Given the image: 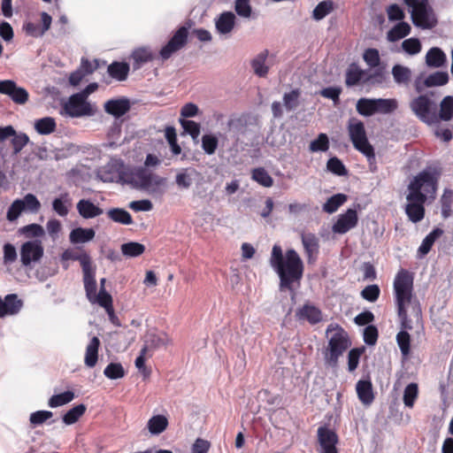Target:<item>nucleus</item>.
I'll list each match as a JSON object with an SVG mask.
<instances>
[{
    "mask_svg": "<svg viewBox=\"0 0 453 453\" xmlns=\"http://www.w3.org/2000/svg\"><path fill=\"white\" fill-rule=\"evenodd\" d=\"M300 91L299 89H293L289 93L283 96V104L285 108L290 111L296 109L299 104Z\"/></svg>",
    "mask_w": 453,
    "mask_h": 453,
    "instance_id": "obj_59",
    "label": "nucleus"
},
{
    "mask_svg": "<svg viewBox=\"0 0 453 453\" xmlns=\"http://www.w3.org/2000/svg\"><path fill=\"white\" fill-rule=\"evenodd\" d=\"M365 351V348H354L349 351L348 354V370L349 372H354L359 364V359L363 352Z\"/></svg>",
    "mask_w": 453,
    "mask_h": 453,
    "instance_id": "obj_57",
    "label": "nucleus"
},
{
    "mask_svg": "<svg viewBox=\"0 0 453 453\" xmlns=\"http://www.w3.org/2000/svg\"><path fill=\"white\" fill-rule=\"evenodd\" d=\"M413 276L405 270L401 269L394 280V295L397 307V315L401 322V330L412 329L411 320L408 318L406 305L410 304L417 321L421 319V307L417 300L412 297Z\"/></svg>",
    "mask_w": 453,
    "mask_h": 453,
    "instance_id": "obj_2",
    "label": "nucleus"
},
{
    "mask_svg": "<svg viewBox=\"0 0 453 453\" xmlns=\"http://www.w3.org/2000/svg\"><path fill=\"white\" fill-rule=\"evenodd\" d=\"M411 30V27L407 22L401 21L387 33V39L392 42H396L410 35Z\"/></svg>",
    "mask_w": 453,
    "mask_h": 453,
    "instance_id": "obj_32",
    "label": "nucleus"
},
{
    "mask_svg": "<svg viewBox=\"0 0 453 453\" xmlns=\"http://www.w3.org/2000/svg\"><path fill=\"white\" fill-rule=\"evenodd\" d=\"M410 107L421 121L428 125L436 124L435 110L437 107L427 95H420L412 99Z\"/></svg>",
    "mask_w": 453,
    "mask_h": 453,
    "instance_id": "obj_7",
    "label": "nucleus"
},
{
    "mask_svg": "<svg viewBox=\"0 0 453 453\" xmlns=\"http://www.w3.org/2000/svg\"><path fill=\"white\" fill-rule=\"evenodd\" d=\"M446 61V54L438 47H433L426 52V64L429 67H441L445 65Z\"/></svg>",
    "mask_w": 453,
    "mask_h": 453,
    "instance_id": "obj_27",
    "label": "nucleus"
},
{
    "mask_svg": "<svg viewBox=\"0 0 453 453\" xmlns=\"http://www.w3.org/2000/svg\"><path fill=\"white\" fill-rule=\"evenodd\" d=\"M364 71L356 64H351L346 71L345 83L348 87L357 85L364 76Z\"/></svg>",
    "mask_w": 453,
    "mask_h": 453,
    "instance_id": "obj_40",
    "label": "nucleus"
},
{
    "mask_svg": "<svg viewBox=\"0 0 453 453\" xmlns=\"http://www.w3.org/2000/svg\"><path fill=\"white\" fill-rule=\"evenodd\" d=\"M77 210L84 219H93L103 214V210L92 203L90 200H79Z\"/></svg>",
    "mask_w": 453,
    "mask_h": 453,
    "instance_id": "obj_30",
    "label": "nucleus"
},
{
    "mask_svg": "<svg viewBox=\"0 0 453 453\" xmlns=\"http://www.w3.org/2000/svg\"><path fill=\"white\" fill-rule=\"evenodd\" d=\"M326 169L337 176H346L349 173L346 166L337 157H330L327 160Z\"/></svg>",
    "mask_w": 453,
    "mask_h": 453,
    "instance_id": "obj_49",
    "label": "nucleus"
},
{
    "mask_svg": "<svg viewBox=\"0 0 453 453\" xmlns=\"http://www.w3.org/2000/svg\"><path fill=\"white\" fill-rule=\"evenodd\" d=\"M87 407L83 403L75 405L64 414L62 418L63 422L68 426L76 423L79 418L85 413Z\"/></svg>",
    "mask_w": 453,
    "mask_h": 453,
    "instance_id": "obj_41",
    "label": "nucleus"
},
{
    "mask_svg": "<svg viewBox=\"0 0 453 453\" xmlns=\"http://www.w3.org/2000/svg\"><path fill=\"white\" fill-rule=\"evenodd\" d=\"M95 234L93 228L76 227L71 231L69 239L73 244L85 243L91 241Z\"/></svg>",
    "mask_w": 453,
    "mask_h": 453,
    "instance_id": "obj_31",
    "label": "nucleus"
},
{
    "mask_svg": "<svg viewBox=\"0 0 453 453\" xmlns=\"http://www.w3.org/2000/svg\"><path fill=\"white\" fill-rule=\"evenodd\" d=\"M252 179L264 187H271L273 182V178L263 167L253 169Z\"/></svg>",
    "mask_w": 453,
    "mask_h": 453,
    "instance_id": "obj_54",
    "label": "nucleus"
},
{
    "mask_svg": "<svg viewBox=\"0 0 453 453\" xmlns=\"http://www.w3.org/2000/svg\"><path fill=\"white\" fill-rule=\"evenodd\" d=\"M12 137L11 143L13 152L14 154H18L29 142V137L24 133L17 134L16 132Z\"/></svg>",
    "mask_w": 453,
    "mask_h": 453,
    "instance_id": "obj_62",
    "label": "nucleus"
},
{
    "mask_svg": "<svg viewBox=\"0 0 453 453\" xmlns=\"http://www.w3.org/2000/svg\"><path fill=\"white\" fill-rule=\"evenodd\" d=\"M358 222L356 209H348L346 212L340 214L336 222L332 226L334 234H343L354 228Z\"/></svg>",
    "mask_w": 453,
    "mask_h": 453,
    "instance_id": "obj_15",
    "label": "nucleus"
},
{
    "mask_svg": "<svg viewBox=\"0 0 453 453\" xmlns=\"http://www.w3.org/2000/svg\"><path fill=\"white\" fill-rule=\"evenodd\" d=\"M107 216L112 221L122 225L133 224V219L130 213L122 208H112L107 211Z\"/></svg>",
    "mask_w": 453,
    "mask_h": 453,
    "instance_id": "obj_35",
    "label": "nucleus"
},
{
    "mask_svg": "<svg viewBox=\"0 0 453 453\" xmlns=\"http://www.w3.org/2000/svg\"><path fill=\"white\" fill-rule=\"evenodd\" d=\"M234 11L240 17L250 18L252 13L250 0H235Z\"/></svg>",
    "mask_w": 453,
    "mask_h": 453,
    "instance_id": "obj_60",
    "label": "nucleus"
},
{
    "mask_svg": "<svg viewBox=\"0 0 453 453\" xmlns=\"http://www.w3.org/2000/svg\"><path fill=\"white\" fill-rule=\"evenodd\" d=\"M301 239L305 253L308 257V262L311 263L315 260L319 253V240L311 233L303 234Z\"/></svg>",
    "mask_w": 453,
    "mask_h": 453,
    "instance_id": "obj_20",
    "label": "nucleus"
},
{
    "mask_svg": "<svg viewBox=\"0 0 453 453\" xmlns=\"http://www.w3.org/2000/svg\"><path fill=\"white\" fill-rule=\"evenodd\" d=\"M129 70L130 67L127 63L118 61L112 62L107 68L109 75L119 81H124L127 79Z\"/></svg>",
    "mask_w": 453,
    "mask_h": 453,
    "instance_id": "obj_29",
    "label": "nucleus"
},
{
    "mask_svg": "<svg viewBox=\"0 0 453 453\" xmlns=\"http://www.w3.org/2000/svg\"><path fill=\"white\" fill-rule=\"evenodd\" d=\"M356 390L359 400L365 405H369L374 399L372 385L369 380H360L356 385Z\"/></svg>",
    "mask_w": 453,
    "mask_h": 453,
    "instance_id": "obj_25",
    "label": "nucleus"
},
{
    "mask_svg": "<svg viewBox=\"0 0 453 453\" xmlns=\"http://www.w3.org/2000/svg\"><path fill=\"white\" fill-rule=\"evenodd\" d=\"M235 25V16L232 12H225L216 19V29L219 34L230 33Z\"/></svg>",
    "mask_w": 453,
    "mask_h": 453,
    "instance_id": "obj_26",
    "label": "nucleus"
},
{
    "mask_svg": "<svg viewBox=\"0 0 453 453\" xmlns=\"http://www.w3.org/2000/svg\"><path fill=\"white\" fill-rule=\"evenodd\" d=\"M375 98H360L356 104L357 111L365 117H369L376 113Z\"/></svg>",
    "mask_w": 453,
    "mask_h": 453,
    "instance_id": "obj_37",
    "label": "nucleus"
},
{
    "mask_svg": "<svg viewBox=\"0 0 453 453\" xmlns=\"http://www.w3.org/2000/svg\"><path fill=\"white\" fill-rule=\"evenodd\" d=\"M365 62L372 68L378 67L380 63L379 50L376 49H367L363 54Z\"/></svg>",
    "mask_w": 453,
    "mask_h": 453,
    "instance_id": "obj_61",
    "label": "nucleus"
},
{
    "mask_svg": "<svg viewBox=\"0 0 453 453\" xmlns=\"http://www.w3.org/2000/svg\"><path fill=\"white\" fill-rule=\"evenodd\" d=\"M334 332L328 341V347L324 351L326 365L331 368H337L339 358L350 347L347 332L337 324H330L326 328V334Z\"/></svg>",
    "mask_w": 453,
    "mask_h": 453,
    "instance_id": "obj_3",
    "label": "nucleus"
},
{
    "mask_svg": "<svg viewBox=\"0 0 453 453\" xmlns=\"http://www.w3.org/2000/svg\"><path fill=\"white\" fill-rule=\"evenodd\" d=\"M437 180L427 171L418 173L409 185L410 194L406 198H434Z\"/></svg>",
    "mask_w": 453,
    "mask_h": 453,
    "instance_id": "obj_4",
    "label": "nucleus"
},
{
    "mask_svg": "<svg viewBox=\"0 0 453 453\" xmlns=\"http://www.w3.org/2000/svg\"><path fill=\"white\" fill-rule=\"evenodd\" d=\"M168 426L167 418L163 415H156L148 421V429L151 434H159L163 433Z\"/></svg>",
    "mask_w": 453,
    "mask_h": 453,
    "instance_id": "obj_38",
    "label": "nucleus"
},
{
    "mask_svg": "<svg viewBox=\"0 0 453 453\" xmlns=\"http://www.w3.org/2000/svg\"><path fill=\"white\" fill-rule=\"evenodd\" d=\"M270 265L280 278V290H295L294 284H300L303 274V263L294 249H289L283 256L280 245L274 244L272 249Z\"/></svg>",
    "mask_w": 453,
    "mask_h": 453,
    "instance_id": "obj_1",
    "label": "nucleus"
},
{
    "mask_svg": "<svg viewBox=\"0 0 453 453\" xmlns=\"http://www.w3.org/2000/svg\"><path fill=\"white\" fill-rule=\"evenodd\" d=\"M426 200H410L405 206V213L409 219L413 223H418L424 219L425 207L424 202Z\"/></svg>",
    "mask_w": 453,
    "mask_h": 453,
    "instance_id": "obj_23",
    "label": "nucleus"
},
{
    "mask_svg": "<svg viewBox=\"0 0 453 453\" xmlns=\"http://www.w3.org/2000/svg\"><path fill=\"white\" fill-rule=\"evenodd\" d=\"M402 48L406 53L416 55L421 50V43L418 38H409L403 42Z\"/></svg>",
    "mask_w": 453,
    "mask_h": 453,
    "instance_id": "obj_63",
    "label": "nucleus"
},
{
    "mask_svg": "<svg viewBox=\"0 0 453 453\" xmlns=\"http://www.w3.org/2000/svg\"><path fill=\"white\" fill-rule=\"evenodd\" d=\"M267 56L268 50H265L251 61L254 73L259 77H265L268 73L269 68L265 65Z\"/></svg>",
    "mask_w": 453,
    "mask_h": 453,
    "instance_id": "obj_36",
    "label": "nucleus"
},
{
    "mask_svg": "<svg viewBox=\"0 0 453 453\" xmlns=\"http://www.w3.org/2000/svg\"><path fill=\"white\" fill-rule=\"evenodd\" d=\"M396 342L403 357L409 356L411 352V336L405 330H401L396 334Z\"/></svg>",
    "mask_w": 453,
    "mask_h": 453,
    "instance_id": "obj_50",
    "label": "nucleus"
},
{
    "mask_svg": "<svg viewBox=\"0 0 453 453\" xmlns=\"http://www.w3.org/2000/svg\"><path fill=\"white\" fill-rule=\"evenodd\" d=\"M56 121L51 117H44L35 121V128L40 134H50L56 130Z\"/></svg>",
    "mask_w": 453,
    "mask_h": 453,
    "instance_id": "obj_42",
    "label": "nucleus"
},
{
    "mask_svg": "<svg viewBox=\"0 0 453 453\" xmlns=\"http://www.w3.org/2000/svg\"><path fill=\"white\" fill-rule=\"evenodd\" d=\"M191 27V21L187 22V26L179 27L168 42L162 47L158 53V58L165 62L173 54L183 49L188 43V29Z\"/></svg>",
    "mask_w": 453,
    "mask_h": 453,
    "instance_id": "obj_6",
    "label": "nucleus"
},
{
    "mask_svg": "<svg viewBox=\"0 0 453 453\" xmlns=\"http://www.w3.org/2000/svg\"><path fill=\"white\" fill-rule=\"evenodd\" d=\"M0 94L8 96L17 104H25L29 98L28 92L12 80L0 81Z\"/></svg>",
    "mask_w": 453,
    "mask_h": 453,
    "instance_id": "obj_12",
    "label": "nucleus"
},
{
    "mask_svg": "<svg viewBox=\"0 0 453 453\" xmlns=\"http://www.w3.org/2000/svg\"><path fill=\"white\" fill-rule=\"evenodd\" d=\"M104 374L111 380H118L125 375V371L121 364L110 363L104 369Z\"/></svg>",
    "mask_w": 453,
    "mask_h": 453,
    "instance_id": "obj_56",
    "label": "nucleus"
},
{
    "mask_svg": "<svg viewBox=\"0 0 453 453\" xmlns=\"http://www.w3.org/2000/svg\"><path fill=\"white\" fill-rule=\"evenodd\" d=\"M41 24H36L33 21H26L23 24L22 29L27 35L38 38L44 35V34L50 28L52 18L45 12H41Z\"/></svg>",
    "mask_w": 453,
    "mask_h": 453,
    "instance_id": "obj_16",
    "label": "nucleus"
},
{
    "mask_svg": "<svg viewBox=\"0 0 453 453\" xmlns=\"http://www.w3.org/2000/svg\"><path fill=\"white\" fill-rule=\"evenodd\" d=\"M100 346V340L97 336H93L86 348L84 364L86 366L94 367L98 360V349Z\"/></svg>",
    "mask_w": 453,
    "mask_h": 453,
    "instance_id": "obj_24",
    "label": "nucleus"
},
{
    "mask_svg": "<svg viewBox=\"0 0 453 453\" xmlns=\"http://www.w3.org/2000/svg\"><path fill=\"white\" fill-rule=\"evenodd\" d=\"M296 317L300 320H307L310 324L315 325L322 320L321 311L314 305L304 304L296 311Z\"/></svg>",
    "mask_w": 453,
    "mask_h": 453,
    "instance_id": "obj_21",
    "label": "nucleus"
},
{
    "mask_svg": "<svg viewBox=\"0 0 453 453\" xmlns=\"http://www.w3.org/2000/svg\"><path fill=\"white\" fill-rule=\"evenodd\" d=\"M449 82V74L447 72H435L429 74L424 81V87L431 88L443 86Z\"/></svg>",
    "mask_w": 453,
    "mask_h": 453,
    "instance_id": "obj_44",
    "label": "nucleus"
},
{
    "mask_svg": "<svg viewBox=\"0 0 453 453\" xmlns=\"http://www.w3.org/2000/svg\"><path fill=\"white\" fill-rule=\"evenodd\" d=\"M155 58L153 51L148 47L135 49L131 54L134 70L140 69L144 64L151 62Z\"/></svg>",
    "mask_w": 453,
    "mask_h": 453,
    "instance_id": "obj_22",
    "label": "nucleus"
},
{
    "mask_svg": "<svg viewBox=\"0 0 453 453\" xmlns=\"http://www.w3.org/2000/svg\"><path fill=\"white\" fill-rule=\"evenodd\" d=\"M411 8V20L416 27L429 29L435 26L436 21L430 18L431 8L428 0H403Z\"/></svg>",
    "mask_w": 453,
    "mask_h": 453,
    "instance_id": "obj_5",
    "label": "nucleus"
},
{
    "mask_svg": "<svg viewBox=\"0 0 453 453\" xmlns=\"http://www.w3.org/2000/svg\"><path fill=\"white\" fill-rule=\"evenodd\" d=\"M443 234V231L441 228H434L431 233H429L422 241L419 248L418 252L425 256L426 255L432 246L434 245V242L437 238H439Z\"/></svg>",
    "mask_w": 453,
    "mask_h": 453,
    "instance_id": "obj_39",
    "label": "nucleus"
},
{
    "mask_svg": "<svg viewBox=\"0 0 453 453\" xmlns=\"http://www.w3.org/2000/svg\"><path fill=\"white\" fill-rule=\"evenodd\" d=\"M165 136L168 142L173 154L179 155L181 152V148L178 144L176 130L173 127H167L165 131Z\"/></svg>",
    "mask_w": 453,
    "mask_h": 453,
    "instance_id": "obj_55",
    "label": "nucleus"
},
{
    "mask_svg": "<svg viewBox=\"0 0 453 453\" xmlns=\"http://www.w3.org/2000/svg\"><path fill=\"white\" fill-rule=\"evenodd\" d=\"M122 184L130 185L133 188H146L151 185V174L143 168L130 169L124 167L122 173Z\"/></svg>",
    "mask_w": 453,
    "mask_h": 453,
    "instance_id": "obj_10",
    "label": "nucleus"
},
{
    "mask_svg": "<svg viewBox=\"0 0 453 453\" xmlns=\"http://www.w3.org/2000/svg\"><path fill=\"white\" fill-rule=\"evenodd\" d=\"M121 252L127 257H136L145 251V246L137 242H129L121 245Z\"/></svg>",
    "mask_w": 453,
    "mask_h": 453,
    "instance_id": "obj_43",
    "label": "nucleus"
},
{
    "mask_svg": "<svg viewBox=\"0 0 453 453\" xmlns=\"http://www.w3.org/2000/svg\"><path fill=\"white\" fill-rule=\"evenodd\" d=\"M348 133L349 139L356 150L360 152L372 153L371 143L369 142L364 123L355 118L349 120Z\"/></svg>",
    "mask_w": 453,
    "mask_h": 453,
    "instance_id": "obj_8",
    "label": "nucleus"
},
{
    "mask_svg": "<svg viewBox=\"0 0 453 453\" xmlns=\"http://www.w3.org/2000/svg\"><path fill=\"white\" fill-rule=\"evenodd\" d=\"M3 303L7 315H16L23 306L22 300L19 299L16 294L6 295L3 299Z\"/></svg>",
    "mask_w": 453,
    "mask_h": 453,
    "instance_id": "obj_33",
    "label": "nucleus"
},
{
    "mask_svg": "<svg viewBox=\"0 0 453 453\" xmlns=\"http://www.w3.org/2000/svg\"><path fill=\"white\" fill-rule=\"evenodd\" d=\"M43 256V247L41 241H28L22 244L20 249V261L22 265L28 266L32 262H38Z\"/></svg>",
    "mask_w": 453,
    "mask_h": 453,
    "instance_id": "obj_11",
    "label": "nucleus"
},
{
    "mask_svg": "<svg viewBox=\"0 0 453 453\" xmlns=\"http://www.w3.org/2000/svg\"><path fill=\"white\" fill-rule=\"evenodd\" d=\"M169 337L165 333H148L145 335L144 345L142 349H146V351L156 350L162 348H165L169 343Z\"/></svg>",
    "mask_w": 453,
    "mask_h": 453,
    "instance_id": "obj_19",
    "label": "nucleus"
},
{
    "mask_svg": "<svg viewBox=\"0 0 453 453\" xmlns=\"http://www.w3.org/2000/svg\"><path fill=\"white\" fill-rule=\"evenodd\" d=\"M65 113L72 118L90 116L94 111L87 99L78 93L71 96L68 101L63 105Z\"/></svg>",
    "mask_w": 453,
    "mask_h": 453,
    "instance_id": "obj_9",
    "label": "nucleus"
},
{
    "mask_svg": "<svg viewBox=\"0 0 453 453\" xmlns=\"http://www.w3.org/2000/svg\"><path fill=\"white\" fill-rule=\"evenodd\" d=\"M219 144V140L215 135L204 134L202 137V148L208 155L215 153Z\"/></svg>",
    "mask_w": 453,
    "mask_h": 453,
    "instance_id": "obj_58",
    "label": "nucleus"
},
{
    "mask_svg": "<svg viewBox=\"0 0 453 453\" xmlns=\"http://www.w3.org/2000/svg\"><path fill=\"white\" fill-rule=\"evenodd\" d=\"M24 211V201L23 200H14L12 205L9 207L7 211V219L9 221L16 220L20 214Z\"/></svg>",
    "mask_w": 453,
    "mask_h": 453,
    "instance_id": "obj_64",
    "label": "nucleus"
},
{
    "mask_svg": "<svg viewBox=\"0 0 453 453\" xmlns=\"http://www.w3.org/2000/svg\"><path fill=\"white\" fill-rule=\"evenodd\" d=\"M124 164L119 160H111L97 170V177L104 182L122 181Z\"/></svg>",
    "mask_w": 453,
    "mask_h": 453,
    "instance_id": "obj_14",
    "label": "nucleus"
},
{
    "mask_svg": "<svg viewBox=\"0 0 453 453\" xmlns=\"http://www.w3.org/2000/svg\"><path fill=\"white\" fill-rule=\"evenodd\" d=\"M392 75L398 85H408L411 79V71L409 67L397 64L392 67Z\"/></svg>",
    "mask_w": 453,
    "mask_h": 453,
    "instance_id": "obj_34",
    "label": "nucleus"
},
{
    "mask_svg": "<svg viewBox=\"0 0 453 453\" xmlns=\"http://www.w3.org/2000/svg\"><path fill=\"white\" fill-rule=\"evenodd\" d=\"M329 146L330 142L328 136L326 134L321 133L318 135V137L315 140L311 142L309 145V150L311 152H326L329 150Z\"/></svg>",
    "mask_w": 453,
    "mask_h": 453,
    "instance_id": "obj_48",
    "label": "nucleus"
},
{
    "mask_svg": "<svg viewBox=\"0 0 453 453\" xmlns=\"http://www.w3.org/2000/svg\"><path fill=\"white\" fill-rule=\"evenodd\" d=\"M130 107V102L126 97L108 100L104 105V111L115 118H120L125 115L129 111Z\"/></svg>",
    "mask_w": 453,
    "mask_h": 453,
    "instance_id": "obj_18",
    "label": "nucleus"
},
{
    "mask_svg": "<svg viewBox=\"0 0 453 453\" xmlns=\"http://www.w3.org/2000/svg\"><path fill=\"white\" fill-rule=\"evenodd\" d=\"M74 398V393L72 391H65L61 394L53 395L48 402V405L50 408H57L65 405Z\"/></svg>",
    "mask_w": 453,
    "mask_h": 453,
    "instance_id": "obj_47",
    "label": "nucleus"
},
{
    "mask_svg": "<svg viewBox=\"0 0 453 453\" xmlns=\"http://www.w3.org/2000/svg\"><path fill=\"white\" fill-rule=\"evenodd\" d=\"M81 267L83 272V282L86 296L89 301L92 300V298L96 295L95 270L92 268V265L88 266V259L86 257L84 258V261H81Z\"/></svg>",
    "mask_w": 453,
    "mask_h": 453,
    "instance_id": "obj_17",
    "label": "nucleus"
},
{
    "mask_svg": "<svg viewBox=\"0 0 453 453\" xmlns=\"http://www.w3.org/2000/svg\"><path fill=\"white\" fill-rule=\"evenodd\" d=\"M334 9V4L332 0H324L318 4L312 12V17L316 20L324 19Z\"/></svg>",
    "mask_w": 453,
    "mask_h": 453,
    "instance_id": "obj_46",
    "label": "nucleus"
},
{
    "mask_svg": "<svg viewBox=\"0 0 453 453\" xmlns=\"http://www.w3.org/2000/svg\"><path fill=\"white\" fill-rule=\"evenodd\" d=\"M195 171L191 169H183L177 173L175 182L180 188H188L192 185V175Z\"/></svg>",
    "mask_w": 453,
    "mask_h": 453,
    "instance_id": "obj_53",
    "label": "nucleus"
},
{
    "mask_svg": "<svg viewBox=\"0 0 453 453\" xmlns=\"http://www.w3.org/2000/svg\"><path fill=\"white\" fill-rule=\"evenodd\" d=\"M91 303H97L104 310L112 306V297L105 290V288H100L98 294H96L92 300H89Z\"/></svg>",
    "mask_w": 453,
    "mask_h": 453,
    "instance_id": "obj_52",
    "label": "nucleus"
},
{
    "mask_svg": "<svg viewBox=\"0 0 453 453\" xmlns=\"http://www.w3.org/2000/svg\"><path fill=\"white\" fill-rule=\"evenodd\" d=\"M376 113L388 114L397 109V101L393 98H375Z\"/></svg>",
    "mask_w": 453,
    "mask_h": 453,
    "instance_id": "obj_45",
    "label": "nucleus"
},
{
    "mask_svg": "<svg viewBox=\"0 0 453 453\" xmlns=\"http://www.w3.org/2000/svg\"><path fill=\"white\" fill-rule=\"evenodd\" d=\"M318 441L319 443V453H338L336 445L338 443V435L331 428L322 426L317 431Z\"/></svg>",
    "mask_w": 453,
    "mask_h": 453,
    "instance_id": "obj_13",
    "label": "nucleus"
},
{
    "mask_svg": "<svg viewBox=\"0 0 453 453\" xmlns=\"http://www.w3.org/2000/svg\"><path fill=\"white\" fill-rule=\"evenodd\" d=\"M418 388L417 383H410L403 392V403L406 407L412 408L418 397Z\"/></svg>",
    "mask_w": 453,
    "mask_h": 453,
    "instance_id": "obj_51",
    "label": "nucleus"
},
{
    "mask_svg": "<svg viewBox=\"0 0 453 453\" xmlns=\"http://www.w3.org/2000/svg\"><path fill=\"white\" fill-rule=\"evenodd\" d=\"M436 123L442 121H449L453 117V96H445L441 104L439 112L435 110Z\"/></svg>",
    "mask_w": 453,
    "mask_h": 453,
    "instance_id": "obj_28",
    "label": "nucleus"
}]
</instances>
